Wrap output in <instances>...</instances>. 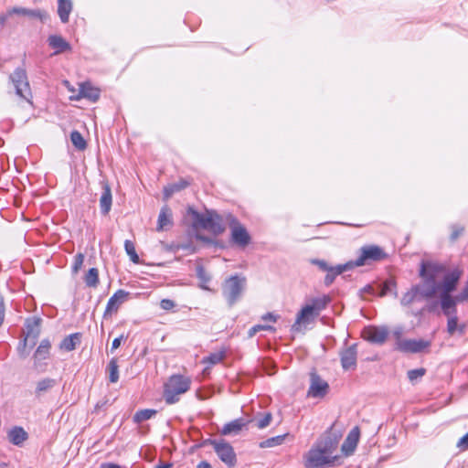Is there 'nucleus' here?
Segmentation results:
<instances>
[{
  "instance_id": "nucleus-44",
  "label": "nucleus",
  "mask_w": 468,
  "mask_h": 468,
  "mask_svg": "<svg viewBox=\"0 0 468 468\" xmlns=\"http://www.w3.org/2000/svg\"><path fill=\"white\" fill-rule=\"evenodd\" d=\"M84 258H85L84 254H82V253H78L74 257V261H73V265H72L73 273H77L81 269L83 262H84Z\"/></svg>"
},
{
  "instance_id": "nucleus-24",
  "label": "nucleus",
  "mask_w": 468,
  "mask_h": 468,
  "mask_svg": "<svg viewBox=\"0 0 468 468\" xmlns=\"http://www.w3.org/2000/svg\"><path fill=\"white\" fill-rule=\"evenodd\" d=\"M73 9L71 0H58V15L62 23L66 24L69 20V15Z\"/></svg>"
},
{
  "instance_id": "nucleus-11",
  "label": "nucleus",
  "mask_w": 468,
  "mask_h": 468,
  "mask_svg": "<svg viewBox=\"0 0 468 468\" xmlns=\"http://www.w3.org/2000/svg\"><path fill=\"white\" fill-rule=\"evenodd\" d=\"M228 218L229 219L232 242L240 248L247 247L250 243L251 238L246 228L232 215H229Z\"/></svg>"
},
{
  "instance_id": "nucleus-12",
  "label": "nucleus",
  "mask_w": 468,
  "mask_h": 468,
  "mask_svg": "<svg viewBox=\"0 0 468 468\" xmlns=\"http://www.w3.org/2000/svg\"><path fill=\"white\" fill-rule=\"evenodd\" d=\"M329 390L328 383L314 370L310 373V387L307 396L310 398H324Z\"/></svg>"
},
{
  "instance_id": "nucleus-54",
  "label": "nucleus",
  "mask_w": 468,
  "mask_h": 468,
  "mask_svg": "<svg viewBox=\"0 0 468 468\" xmlns=\"http://www.w3.org/2000/svg\"><path fill=\"white\" fill-rule=\"evenodd\" d=\"M11 15H8V12L6 14H0V26H4Z\"/></svg>"
},
{
  "instance_id": "nucleus-49",
  "label": "nucleus",
  "mask_w": 468,
  "mask_h": 468,
  "mask_svg": "<svg viewBox=\"0 0 468 468\" xmlns=\"http://www.w3.org/2000/svg\"><path fill=\"white\" fill-rule=\"evenodd\" d=\"M457 447L462 451L468 450V432L458 441Z\"/></svg>"
},
{
  "instance_id": "nucleus-57",
  "label": "nucleus",
  "mask_w": 468,
  "mask_h": 468,
  "mask_svg": "<svg viewBox=\"0 0 468 468\" xmlns=\"http://www.w3.org/2000/svg\"><path fill=\"white\" fill-rule=\"evenodd\" d=\"M172 464L169 463H160L154 468H171Z\"/></svg>"
},
{
  "instance_id": "nucleus-20",
  "label": "nucleus",
  "mask_w": 468,
  "mask_h": 468,
  "mask_svg": "<svg viewBox=\"0 0 468 468\" xmlns=\"http://www.w3.org/2000/svg\"><path fill=\"white\" fill-rule=\"evenodd\" d=\"M173 213L171 208L168 206H164L159 213L158 220H157V231L165 230L173 226Z\"/></svg>"
},
{
  "instance_id": "nucleus-26",
  "label": "nucleus",
  "mask_w": 468,
  "mask_h": 468,
  "mask_svg": "<svg viewBox=\"0 0 468 468\" xmlns=\"http://www.w3.org/2000/svg\"><path fill=\"white\" fill-rule=\"evenodd\" d=\"M80 338L81 335L80 333L71 334L61 341L59 348L68 352L72 351L80 343Z\"/></svg>"
},
{
  "instance_id": "nucleus-36",
  "label": "nucleus",
  "mask_w": 468,
  "mask_h": 468,
  "mask_svg": "<svg viewBox=\"0 0 468 468\" xmlns=\"http://www.w3.org/2000/svg\"><path fill=\"white\" fill-rule=\"evenodd\" d=\"M70 140H71L72 144L78 150L83 151L86 149V147H87L86 141L84 140L83 136L81 135V133L80 132L73 131L70 133Z\"/></svg>"
},
{
  "instance_id": "nucleus-15",
  "label": "nucleus",
  "mask_w": 468,
  "mask_h": 468,
  "mask_svg": "<svg viewBox=\"0 0 468 468\" xmlns=\"http://www.w3.org/2000/svg\"><path fill=\"white\" fill-rule=\"evenodd\" d=\"M129 292L124 290H118L109 299L103 317L107 318L112 313H116L120 306L127 300Z\"/></svg>"
},
{
  "instance_id": "nucleus-6",
  "label": "nucleus",
  "mask_w": 468,
  "mask_h": 468,
  "mask_svg": "<svg viewBox=\"0 0 468 468\" xmlns=\"http://www.w3.org/2000/svg\"><path fill=\"white\" fill-rule=\"evenodd\" d=\"M195 224L207 229L214 234H221L225 230L221 217L214 211L206 213L193 212Z\"/></svg>"
},
{
  "instance_id": "nucleus-19",
  "label": "nucleus",
  "mask_w": 468,
  "mask_h": 468,
  "mask_svg": "<svg viewBox=\"0 0 468 468\" xmlns=\"http://www.w3.org/2000/svg\"><path fill=\"white\" fill-rule=\"evenodd\" d=\"M102 193L100 198V208L102 215L106 216L109 214L112 204V190L107 182H102Z\"/></svg>"
},
{
  "instance_id": "nucleus-38",
  "label": "nucleus",
  "mask_w": 468,
  "mask_h": 468,
  "mask_svg": "<svg viewBox=\"0 0 468 468\" xmlns=\"http://www.w3.org/2000/svg\"><path fill=\"white\" fill-rule=\"evenodd\" d=\"M188 186L186 180H180L177 183L172 184L165 188V197H170L174 193L178 192Z\"/></svg>"
},
{
  "instance_id": "nucleus-50",
  "label": "nucleus",
  "mask_w": 468,
  "mask_h": 468,
  "mask_svg": "<svg viewBox=\"0 0 468 468\" xmlns=\"http://www.w3.org/2000/svg\"><path fill=\"white\" fill-rule=\"evenodd\" d=\"M175 303L174 301L170 300V299H163L160 303V306L162 309L164 310H171L175 307Z\"/></svg>"
},
{
  "instance_id": "nucleus-46",
  "label": "nucleus",
  "mask_w": 468,
  "mask_h": 468,
  "mask_svg": "<svg viewBox=\"0 0 468 468\" xmlns=\"http://www.w3.org/2000/svg\"><path fill=\"white\" fill-rule=\"evenodd\" d=\"M311 263L317 266L320 271H325V272L327 271H329L330 268L332 267L327 261H325L324 260H319V259L311 260Z\"/></svg>"
},
{
  "instance_id": "nucleus-27",
  "label": "nucleus",
  "mask_w": 468,
  "mask_h": 468,
  "mask_svg": "<svg viewBox=\"0 0 468 468\" xmlns=\"http://www.w3.org/2000/svg\"><path fill=\"white\" fill-rule=\"evenodd\" d=\"M422 301V298L418 292L415 285H412L409 291H407L400 299V303L403 306H410L415 302Z\"/></svg>"
},
{
  "instance_id": "nucleus-22",
  "label": "nucleus",
  "mask_w": 468,
  "mask_h": 468,
  "mask_svg": "<svg viewBox=\"0 0 468 468\" xmlns=\"http://www.w3.org/2000/svg\"><path fill=\"white\" fill-rule=\"evenodd\" d=\"M51 347V344L48 339H44L41 341L40 345L37 348L34 354V366L36 368L40 367V362L42 360H46L49 356V350Z\"/></svg>"
},
{
  "instance_id": "nucleus-33",
  "label": "nucleus",
  "mask_w": 468,
  "mask_h": 468,
  "mask_svg": "<svg viewBox=\"0 0 468 468\" xmlns=\"http://www.w3.org/2000/svg\"><path fill=\"white\" fill-rule=\"evenodd\" d=\"M287 435L288 434H283V435H278L275 437L269 438L265 441H261L259 446L261 448H272V447L281 445L283 443Z\"/></svg>"
},
{
  "instance_id": "nucleus-16",
  "label": "nucleus",
  "mask_w": 468,
  "mask_h": 468,
  "mask_svg": "<svg viewBox=\"0 0 468 468\" xmlns=\"http://www.w3.org/2000/svg\"><path fill=\"white\" fill-rule=\"evenodd\" d=\"M318 316L309 305L303 306L301 311L297 314L295 323L292 326V330L294 332L301 331L303 326L314 321Z\"/></svg>"
},
{
  "instance_id": "nucleus-52",
  "label": "nucleus",
  "mask_w": 468,
  "mask_h": 468,
  "mask_svg": "<svg viewBox=\"0 0 468 468\" xmlns=\"http://www.w3.org/2000/svg\"><path fill=\"white\" fill-rule=\"evenodd\" d=\"M124 338L125 337L122 335L120 337H117L112 341L111 348L112 352L120 347L122 340H123Z\"/></svg>"
},
{
  "instance_id": "nucleus-2",
  "label": "nucleus",
  "mask_w": 468,
  "mask_h": 468,
  "mask_svg": "<svg viewBox=\"0 0 468 468\" xmlns=\"http://www.w3.org/2000/svg\"><path fill=\"white\" fill-rule=\"evenodd\" d=\"M339 438L328 432L322 436L314 445L304 454L306 468H321L332 465L337 460L334 453L338 447Z\"/></svg>"
},
{
  "instance_id": "nucleus-47",
  "label": "nucleus",
  "mask_w": 468,
  "mask_h": 468,
  "mask_svg": "<svg viewBox=\"0 0 468 468\" xmlns=\"http://www.w3.org/2000/svg\"><path fill=\"white\" fill-rule=\"evenodd\" d=\"M464 231V228L458 226V225H452V234H451V240L455 241Z\"/></svg>"
},
{
  "instance_id": "nucleus-28",
  "label": "nucleus",
  "mask_w": 468,
  "mask_h": 468,
  "mask_svg": "<svg viewBox=\"0 0 468 468\" xmlns=\"http://www.w3.org/2000/svg\"><path fill=\"white\" fill-rule=\"evenodd\" d=\"M40 319L33 318L27 322V336L24 339V345L26 346L28 338L32 337L34 340L37 338L39 335Z\"/></svg>"
},
{
  "instance_id": "nucleus-31",
  "label": "nucleus",
  "mask_w": 468,
  "mask_h": 468,
  "mask_svg": "<svg viewBox=\"0 0 468 468\" xmlns=\"http://www.w3.org/2000/svg\"><path fill=\"white\" fill-rule=\"evenodd\" d=\"M57 384L56 379L46 378H43L37 383L35 394L37 396H41L45 392L50 390Z\"/></svg>"
},
{
  "instance_id": "nucleus-48",
  "label": "nucleus",
  "mask_w": 468,
  "mask_h": 468,
  "mask_svg": "<svg viewBox=\"0 0 468 468\" xmlns=\"http://www.w3.org/2000/svg\"><path fill=\"white\" fill-rule=\"evenodd\" d=\"M272 329H273V327L271 325L257 324L249 330V336L252 337L256 335V333H258L259 331H261V330H272Z\"/></svg>"
},
{
  "instance_id": "nucleus-56",
  "label": "nucleus",
  "mask_w": 468,
  "mask_h": 468,
  "mask_svg": "<svg viewBox=\"0 0 468 468\" xmlns=\"http://www.w3.org/2000/svg\"><path fill=\"white\" fill-rule=\"evenodd\" d=\"M465 329H466V324H458L457 332H459L460 335H463L465 332Z\"/></svg>"
},
{
  "instance_id": "nucleus-35",
  "label": "nucleus",
  "mask_w": 468,
  "mask_h": 468,
  "mask_svg": "<svg viewBox=\"0 0 468 468\" xmlns=\"http://www.w3.org/2000/svg\"><path fill=\"white\" fill-rule=\"evenodd\" d=\"M330 299L326 296L321 297V298H315L312 301L311 304H308L313 309V312H314L316 314H320V312L324 310L327 303H329Z\"/></svg>"
},
{
  "instance_id": "nucleus-60",
  "label": "nucleus",
  "mask_w": 468,
  "mask_h": 468,
  "mask_svg": "<svg viewBox=\"0 0 468 468\" xmlns=\"http://www.w3.org/2000/svg\"><path fill=\"white\" fill-rule=\"evenodd\" d=\"M437 303H433L431 306H430L428 308L429 311H431L433 309L434 306H436Z\"/></svg>"
},
{
  "instance_id": "nucleus-9",
  "label": "nucleus",
  "mask_w": 468,
  "mask_h": 468,
  "mask_svg": "<svg viewBox=\"0 0 468 468\" xmlns=\"http://www.w3.org/2000/svg\"><path fill=\"white\" fill-rule=\"evenodd\" d=\"M9 79L15 87L16 95L31 102L32 93L26 70L18 68L10 75Z\"/></svg>"
},
{
  "instance_id": "nucleus-21",
  "label": "nucleus",
  "mask_w": 468,
  "mask_h": 468,
  "mask_svg": "<svg viewBox=\"0 0 468 468\" xmlns=\"http://www.w3.org/2000/svg\"><path fill=\"white\" fill-rule=\"evenodd\" d=\"M353 269L352 264L348 261L345 264H339L332 266L329 271H326L324 283L325 286H330L335 280L336 276L342 274L344 271Z\"/></svg>"
},
{
  "instance_id": "nucleus-10",
  "label": "nucleus",
  "mask_w": 468,
  "mask_h": 468,
  "mask_svg": "<svg viewBox=\"0 0 468 468\" xmlns=\"http://www.w3.org/2000/svg\"><path fill=\"white\" fill-rule=\"evenodd\" d=\"M398 339L396 342V349L404 353H422L427 352L431 346V340L424 339H400L399 337V334L398 333Z\"/></svg>"
},
{
  "instance_id": "nucleus-43",
  "label": "nucleus",
  "mask_w": 468,
  "mask_h": 468,
  "mask_svg": "<svg viewBox=\"0 0 468 468\" xmlns=\"http://www.w3.org/2000/svg\"><path fill=\"white\" fill-rule=\"evenodd\" d=\"M272 420V415L270 412L265 413L261 418L257 420L256 426L259 429H264L270 425Z\"/></svg>"
},
{
  "instance_id": "nucleus-39",
  "label": "nucleus",
  "mask_w": 468,
  "mask_h": 468,
  "mask_svg": "<svg viewBox=\"0 0 468 468\" xmlns=\"http://www.w3.org/2000/svg\"><path fill=\"white\" fill-rule=\"evenodd\" d=\"M156 412L157 411L155 410H148V409L139 410L134 414L133 420L136 423H141L144 420L151 419L153 416H154L156 414Z\"/></svg>"
},
{
  "instance_id": "nucleus-41",
  "label": "nucleus",
  "mask_w": 468,
  "mask_h": 468,
  "mask_svg": "<svg viewBox=\"0 0 468 468\" xmlns=\"http://www.w3.org/2000/svg\"><path fill=\"white\" fill-rule=\"evenodd\" d=\"M124 249L128 256L130 257V260L133 263L139 262V256L136 253L135 247L133 241L126 239L124 242Z\"/></svg>"
},
{
  "instance_id": "nucleus-13",
  "label": "nucleus",
  "mask_w": 468,
  "mask_h": 468,
  "mask_svg": "<svg viewBox=\"0 0 468 468\" xmlns=\"http://www.w3.org/2000/svg\"><path fill=\"white\" fill-rule=\"evenodd\" d=\"M388 335V330L386 326H367L362 331V337L377 345H383Z\"/></svg>"
},
{
  "instance_id": "nucleus-25",
  "label": "nucleus",
  "mask_w": 468,
  "mask_h": 468,
  "mask_svg": "<svg viewBox=\"0 0 468 468\" xmlns=\"http://www.w3.org/2000/svg\"><path fill=\"white\" fill-rule=\"evenodd\" d=\"M246 425L243 419H236L229 423H226L221 429L222 435L238 434L242 428Z\"/></svg>"
},
{
  "instance_id": "nucleus-8",
  "label": "nucleus",
  "mask_w": 468,
  "mask_h": 468,
  "mask_svg": "<svg viewBox=\"0 0 468 468\" xmlns=\"http://www.w3.org/2000/svg\"><path fill=\"white\" fill-rule=\"evenodd\" d=\"M208 444L211 445L218 456V458L229 467H234L237 463L236 453L233 447L224 441L219 440H209Z\"/></svg>"
},
{
  "instance_id": "nucleus-45",
  "label": "nucleus",
  "mask_w": 468,
  "mask_h": 468,
  "mask_svg": "<svg viewBox=\"0 0 468 468\" xmlns=\"http://www.w3.org/2000/svg\"><path fill=\"white\" fill-rule=\"evenodd\" d=\"M426 370L424 368L411 369L408 371L409 379L413 382L418 378H422L425 375Z\"/></svg>"
},
{
  "instance_id": "nucleus-53",
  "label": "nucleus",
  "mask_w": 468,
  "mask_h": 468,
  "mask_svg": "<svg viewBox=\"0 0 468 468\" xmlns=\"http://www.w3.org/2000/svg\"><path fill=\"white\" fill-rule=\"evenodd\" d=\"M263 320H270V321H272V322H276L277 320V316H275L273 314L271 313H268L266 314L265 315H263L262 317Z\"/></svg>"
},
{
  "instance_id": "nucleus-17",
  "label": "nucleus",
  "mask_w": 468,
  "mask_h": 468,
  "mask_svg": "<svg viewBox=\"0 0 468 468\" xmlns=\"http://www.w3.org/2000/svg\"><path fill=\"white\" fill-rule=\"evenodd\" d=\"M8 15H19L37 18L41 22H46L49 18L47 11L41 9H28L26 7L15 6L8 9Z\"/></svg>"
},
{
  "instance_id": "nucleus-3",
  "label": "nucleus",
  "mask_w": 468,
  "mask_h": 468,
  "mask_svg": "<svg viewBox=\"0 0 468 468\" xmlns=\"http://www.w3.org/2000/svg\"><path fill=\"white\" fill-rule=\"evenodd\" d=\"M462 271L454 269L443 276V291L439 294V304L445 316L457 314V304L461 303L452 295L462 277Z\"/></svg>"
},
{
  "instance_id": "nucleus-29",
  "label": "nucleus",
  "mask_w": 468,
  "mask_h": 468,
  "mask_svg": "<svg viewBox=\"0 0 468 468\" xmlns=\"http://www.w3.org/2000/svg\"><path fill=\"white\" fill-rule=\"evenodd\" d=\"M8 439L13 444L21 445L27 439V433L21 427H14L8 432Z\"/></svg>"
},
{
  "instance_id": "nucleus-4",
  "label": "nucleus",
  "mask_w": 468,
  "mask_h": 468,
  "mask_svg": "<svg viewBox=\"0 0 468 468\" xmlns=\"http://www.w3.org/2000/svg\"><path fill=\"white\" fill-rule=\"evenodd\" d=\"M191 378L180 374L172 375L164 387V399L169 405L179 401L180 395L189 390Z\"/></svg>"
},
{
  "instance_id": "nucleus-59",
  "label": "nucleus",
  "mask_w": 468,
  "mask_h": 468,
  "mask_svg": "<svg viewBox=\"0 0 468 468\" xmlns=\"http://www.w3.org/2000/svg\"><path fill=\"white\" fill-rule=\"evenodd\" d=\"M364 290H365L366 292H371V291L373 290V288H372V286L367 285V286H366V287H365V289H364Z\"/></svg>"
},
{
  "instance_id": "nucleus-58",
  "label": "nucleus",
  "mask_w": 468,
  "mask_h": 468,
  "mask_svg": "<svg viewBox=\"0 0 468 468\" xmlns=\"http://www.w3.org/2000/svg\"><path fill=\"white\" fill-rule=\"evenodd\" d=\"M102 468H121L118 464L115 463H103Z\"/></svg>"
},
{
  "instance_id": "nucleus-40",
  "label": "nucleus",
  "mask_w": 468,
  "mask_h": 468,
  "mask_svg": "<svg viewBox=\"0 0 468 468\" xmlns=\"http://www.w3.org/2000/svg\"><path fill=\"white\" fill-rule=\"evenodd\" d=\"M224 357H225L224 351L215 352V353H211L209 356L204 357L202 362L204 364H209L212 366V365H216V364H218L219 362H221Z\"/></svg>"
},
{
  "instance_id": "nucleus-7",
  "label": "nucleus",
  "mask_w": 468,
  "mask_h": 468,
  "mask_svg": "<svg viewBox=\"0 0 468 468\" xmlns=\"http://www.w3.org/2000/svg\"><path fill=\"white\" fill-rule=\"evenodd\" d=\"M246 285V279L234 275L225 281L222 293L229 304L232 306L241 296Z\"/></svg>"
},
{
  "instance_id": "nucleus-32",
  "label": "nucleus",
  "mask_w": 468,
  "mask_h": 468,
  "mask_svg": "<svg viewBox=\"0 0 468 468\" xmlns=\"http://www.w3.org/2000/svg\"><path fill=\"white\" fill-rule=\"evenodd\" d=\"M84 282L88 287L96 288L100 282L98 269L90 268L84 276Z\"/></svg>"
},
{
  "instance_id": "nucleus-34",
  "label": "nucleus",
  "mask_w": 468,
  "mask_h": 468,
  "mask_svg": "<svg viewBox=\"0 0 468 468\" xmlns=\"http://www.w3.org/2000/svg\"><path fill=\"white\" fill-rule=\"evenodd\" d=\"M119 366L117 358H112L108 364L109 379L112 383H116L119 379Z\"/></svg>"
},
{
  "instance_id": "nucleus-55",
  "label": "nucleus",
  "mask_w": 468,
  "mask_h": 468,
  "mask_svg": "<svg viewBox=\"0 0 468 468\" xmlns=\"http://www.w3.org/2000/svg\"><path fill=\"white\" fill-rule=\"evenodd\" d=\"M197 468H213L211 466V464L207 462V461H202L200 462L197 465Z\"/></svg>"
},
{
  "instance_id": "nucleus-23",
  "label": "nucleus",
  "mask_w": 468,
  "mask_h": 468,
  "mask_svg": "<svg viewBox=\"0 0 468 468\" xmlns=\"http://www.w3.org/2000/svg\"><path fill=\"white\" fill-rule=\"evenodd\" d=\"M101 90L98 88L93 87L90 83H83L80 87L79 96L90 100L95 102L99 100Z\"/></svg>"
},
{
  "instance_id": "nucleus-51",
  "label": "nucleus",
  "mask_w": 468,
  "mask_h": 468,
  "mask_svg": "<svg viewBox=\"0 0 468 468\" xmlns=\"http://www.w3.org/2000/svg\"><path fill=\"white\" fill-rule=\"evenodd\" d=\"M197 277L202 280L203 282H208L209 281V277L207 275L205 270L203 267H198L197 270Z\"/></svg>"
},
{
  "instance_id": "nucleus-14",
  "label": "nucleus",
  "mask_w": 468,
  "mask_h": 468,
  "mask_svg": "<svg viewBox=\"0 0 468 468\" xmlns=\"http://www.w3.org/2000/svg\"><path fill=\"white\" fill-rule=\"evenodd\" d=\"M341 366L344 370H354L356 367L357 348L356 344H353L343 348L339 352Z\"/></svg>"
},
{
  "instance_id": "nucleus-42",
  "label": "nucleus",
  "mask_w": 468,
  "mask_h": 468,
  "mask_svg": "<svg viewBox=\"0 0 468 468\" xmlns=\"http://www.w3.org/2000/svg\"><path fill=\"white\" fill-rule=\"evenodd\" d=\"M447 321V333L450 335H453L457 332L458 327V317L457 314L448 315Z\"/></svg>"
},
{
  "instance_id": "nucleus-5",
  "label": "nucleus",
  "mask_w": 468,
  "mask_h": 468,
  "mask_svg": "<svg viewBox=\"0 0 468 468\" xmlns=\"http://www.w3.org/2000/svg\"><path fill=\"white\" fill-rule=\"evenodd\" d=\"M360 254L355 261H350L352 267H360L371 262L384 261L388 258L385 250L378 245H366L360 249Z\"/></svg>"
},
{
  "instance_id": "nucleus-37",
  "label": "nucleus",
  "mask_w": 468,
  "mask_h": 468,
  "mask_svg": "<svg viewBox=\"0 0 468 468\" xmlns=\"http://www.w3.org/2000/svg\"><path fill=\"white\" fill-rule=\"evenodd\" d=\"M396 282L394 280H388L384 282L382 289L379 292V296L383 297L388 293H391L394 295V297L398 296V292L396 290Z\"/></svg>"
},
{
  "instance_id": "nucleus-18",
  "label": "nucleus",
  "mask_w": 468,
  "mask_h": 468,
  "mask_svg": "<svg viewBox=\"0 0 468 468\" xmlns=\"http://www.w3.org/2000/svg\"><path fill=\"white\" fill-rule=\"evenodd\" d=\"M360 436L358 427L353 428L341 446V451L346 456H350L355 452Z\"/></svg>"
},
{
  "instance_id": "nucleus-1",
  "label": "nucleus",
  "mask_w": 468,
  "mask_h": 468,
  "mask_svg": "<svg viewBox=\"0 0 468 468\" xmlns=\"http://www.w3.org/2000/svg\"><path fill=\"white\" fill-rule=\"evenodd\" d=\"M444 264L434 261H421L420 263V283L414 284L422 300H431L443 291V276L447 274Z\"/></svg>"
},
{
  "instance_id": "nucleus-30",
  "label": "nucleus",
  "mask_w": 468,
  "mask_h": 468,
  "mask_svg": "<svg viewBox=\"0 0 468 468\" xmlns=\"http://www.w3.org/2000/svg\"><path fill=\"white\" fill-rule=\"evenodd\" d=\"M48 44L57 49L56 53H61L70 48L69 44L60 36L53 35L48 37Z\"/></svg>"
}]
</instances>
